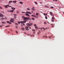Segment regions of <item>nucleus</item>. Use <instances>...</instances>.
<instances>
[{
	"instance_id": "34",
	"label": "nucleus",
	"mask_w": 64,
	"mask_h": 64,
	"mask_svg": "<svg viewBox=\"0 0 64 64\" xmlns=\"http://www.w3.org/2000/svg\"><path fill=\"white\" fill-rule=\"evenodd\" d=\"M32 31H34L35 32V30H34V29H33L32 30Z\"/></svg>"
},
{
	"instance_id": "9",
	"label": "nucleus",
	"mask_w": 64,
	"mask_h": 64,
	"mask_svg": "<svg viewBox=\"0 0 64 64\" xmlns=\"http://www.w3.org/2000/svg\"><path fill=\"white\" fill-rule=\"evenodd\" d=\"M12 2L13 3H16L17 2V1H13Z\"/></svg>"
},
{
	"instance_id": "1",
	"label": "nucleus",
	"mask_w": 64,
	"mask_h": 64,
	"mask_svg": "<svg viewBox=\"0 0 64 64\" xmlns=\"http://www.w3.org/2000/svg\"><path fill=\"white\" fill-rule=\"evenodd\" d=\"M30 19V18L29 17H25V18H24V20H29Z\"/></svg>"
},
{
	"instance_id": "45",
	"label": "nucleus",
	"mask_w": 64,
	"mask_h": 64,
	"mask_svg": "<svg viewBox=\"0 0 64 64\" xmlns=\"http://www.w3.org/2000/svg\"><path fill=\"white\" fill-rule=\"evenodd\" d=\"M27 10H30V9L29 8H27Z\"/></svg>"
},
{
	"instance_id": "50",
	"label": "nucleus",
	"mask_w": 64,
	"mask_h": 64,
	"mask_svg": "<svg viewBox=\"0 0 64 64\" xmlns=\"http://www.w3.org/2000/svg\"><path fill=\"white\" fill-rule=\"evenodd\" d=\"M43 30H45V28H43Z\"/></svg>"
},
{
	"instance_id": "26",
	"label": "nucleus",
	"mask_w": 64,
	"mask_h": 64,
	"mask_svg": "<svg viewBox=\"0 0 64 64\" xmlns=\"http://www.w3.org/2000/svg\"><path fill=\"white\" fill-rule=\"evenodd\" d=\"M15 24L16 25H17V26H18V24H17V23H15Z\"/></svg>"
},
{
	"instance_id": "25",
	"label": "nucleus",
	"mask_w": 64,
	"mask_h": 64,
	"mask_svg": "<svg viewBox=\"0 0 64 64\" xmlns=\"http://www.w3.org/2000/svg\"><path fill=\"white\" fill-rule=\"evenodd\" d=\"M22 13H25L26 14V12H22Z\"/></svg>"
},
{
	"instance_id": "44",
	"label": "nucleus",
	"mask_w": 64,
	"mask_h": 64,
	"mask_svg": "<svg viewBox=\"0 0 64 64\" xmlns=\"http://www.w3.org/2000/svg\"><path fill=\"white\" fill-rule=\"evenodd\" d=\"M25 22H26V21L24 20V23H25Z\"/></svg>"
},
{
	"instance_id": "32",
	"label": "nucleus",
	"mask_w": 64,
	"mask_h": 64,
	"mask_svg": "<svg viewBox=\"0 0 64 64\" xmlns=\"http://www.w3.org/2000/svg\"><path fill=\"white\" fill-rule=\"evenodd\" d=\"M45 18L46 19H47V18H47V17L46 16H45Z\"/></svg>"
},
{
	"instance_id": "15",
	"label": "nucleus",
	"mask_w": 64,
	"mask_h": 64,
	"mask_svg": "<svg viewBox=\"0 0 64 64\" xmlns=\"http://www.w3.org/2000/svg\"><path fill=\"white\" fill-rule=\"evenodd\" d=\"M6 6H8V7H12V6H9L8 5H6Z\"/></svg>"
},
{
	"instance_id": "43",
	"label": "nucleus",
	"mask_w": 64,
	"mask_h": 64,
	"mask_svg": "<svg viewBox=\"0 0 64 64\" xmlns=\"http://www.w3.org/2000/svg\"><path fill=\"white\" fill-rule=\"evenodd\" d=\"M34 26H37V25H36V24H34Z\"/></svg>"
},
{
	"instance_id": "20",
	"label": "nucleus",
	"mask_w": 64,
	"mask_h": 64,
	"mask_svg": "<svg viewBox=\"0 0 64 64\" xmlns=\"http://www.w3.org/2000/svg\"><path fill=\"white\" fill-rule=\"evenodd\" d=\"M20 23H22V24H24V22L22 21H21L20 22Z\"/></svg>"
},
{
	"instance_id": "10",
	"label": "nucleus",
	"mask_w": 64,
	"mask_h": 64,
	"mask_svg": "<svg viewBox=\"0 0 64 64\" xmlns=\"http://www.w3.org/2000/svg\"><path fill=\"white\" fill-rule=\"evenodd\" d=\"M21 29L22 30H24L25 29L24 28L22 27L21 28Z\"/></svg>"
},
{
	"instance_id": "16",
	"label": "nucleus",
	"mask_w": 64,
	"mask_h": 64,
	"mask_svg": "<svg viewBox=\"0 0 64 64\" xmlns=\"http://www.w3.org/2000/svg\"><path fill=\"white\" fill-rule=\"evenodd\" d=\"M35 28H36V29H37L38 28V26H35Z\"/></svg>"
},
{
	"instance_id": "61",
	"label": "nucleus",
	"mask_w": 64,
	"mask_h": 64,
	"mask_svg": "<svg viewBox=\"0 0 64 64\" xmlns=\"http://www.w3.org/2000/svg\"><path fill=\"white\" fill-rule=\"evenodd\" d=\"M46 38H48V37H47V36H46Z\"/></svg>"
},
{
	"instance_id": "31",
	"label": "nucleus",
	"mask_w": 64,
	"mask_h": 64,
	"mask_svg": "<svg viewBox=\"0 0 64 64\" xmlns=\"http://www.w3.org/2000/svg\"><path fill=\"white\" fill-rule=\"evenodd\" d=\"M52 19H53V20H54V17H52Z\"/></svg>"
},
{
	"instance_id": "59",
	"label": "nucleus",
	"mask_w": 64,
	"mask_h": 64,
	"mask_svg": "<svg viewBox=\"0 0 64 64\" xmlns=\"http://www.w3.org/2000/svg\"><path fill=\"white\" fill-rule=\"evenodd\" d=\"M0 9H2V8H1V6H0Z\"/></svg>"
},
{
	"instance_id": "58",
	"label": "nucleus",
	"mask_w": 64,
	"mask_h": 64,
	"mask_svg": "<svg viewBox=\"0 0 64 64\" xmlns=\"http://www.w3.org/2000/svg\"><path fill=\"white\" fill-rule=\"evenodd\" d=\"M40 29H41V30H42V28H40Z\"/></svg>"
},
{
	"instance_id": "47",
	"label": "nucleus",
	"mask_w": 64,
	"mask_h": 64,
	"mask_svg": "<svg viewBox=\"0 0 64 64\" xmlns=\"http://www.w3.org/2000/svg\"><path fill=\"white\" fill-rule=\"evenodd\" d=\"M44 37H45V36H42V38H44Z\"/></svg>"
},
{
	"instance_id": "2",
	"label": "nucleus",
	"mask_w": 64,
	"mask_h": 64,
	"mask_svg": "<svg viewBox=\"0 0 64 64\" xmlns=\"http://www.w3.org/2000/svg\"><path fill=\"white\" fill-rule=\"evenodd\" d=\"M26 25L28 26H32V25H33V24L32 23H31L30 24L29 23H27L26 24Z\"/></svg>"
},
{
	"instance_id": "38",
	"label": "nucleus",
	"mask_w": 64,
	"mask_h": 64,
	"mask_svg": "<svg viewBox=\"0 0 64 64\" xmlns=\"http://www.w3.org/2000/svg\"><path fill=\"white\" fill-rule=\"evenodd\" d=\"M50 8H54V7H53V6H51L50 7Z\"/></svg>"
},
{
	"instance_id": "40",
	"label": "nucleus",
	"mask_w": 64,
	"mask_h": 64,
	"mask_svg": "<svg viewBox=\"0 0 64 64\" xmlns=\"http://www.w3.org/2000/svg\"><path fill=\"white\" fill-rule=\"evenodd\" d=\"M7 12H10V10H7Z\"/></svg>"
},
{
	"instance_id": "64",
	"label": "nucleus",
	"mask_w": 64,
	"mask_h": 64,
	"mask_svg": "<svg viewBox=\"0 0 64 64\" xmlns=\"http://www.w3.org/2000/svg\"><path fill=\"white\" fill-rule=\"evenodd\" d=\"M24 34H26V32H24Z\"/></svg>"
},
{
	"instance_id": "42",
	"label": "nucleus",
	"mask_w": 64,
	"mask_h": 64,
	"mask_svg": "<svg viewBox=\"0 0 64 64\" xmlns=\"http://www.w3.org/2000/svg\"><path fill=\"white\" fill-rule=\"evenodd\" d=\"M16 33H17V34H18V32H17V31H16Z\"/></svg>"
},
{
	"instance_id": "55",
	"label": "nucleus",
	"mask_w": 64,
	"mask_h": 64,
	"mask_svg": "<svg viewBox=\"0 0 64 64\" xmlns=\"http://www.w3.org/2000/svg\"><path fill=\"white\" fill-rule=\"evenodd\" d=\"M38 32L39 33H40L41 32V31H40V30Z\"/></svg>"
},
{
	"instance_id": "8",
	"label": "nucleus",
	"mask_w": 64,
	"mask_h": 64,
	"mask_svg": "<svg viewBox=\"0 0 64 64\" xmlns=\"http://www.w3.org/2000/svg\"><path fill=\"white\" fill-rule=\"evenodd\" d=\"M6 22L8 23H9L10 24H11V22H10L9 21H7Z\"/></svg>"
},
{
	"instance_id": "63",
	"label": "nucleus",
	"mask_w": 64,
	"mask_h": 64,
	"mask_svg": "<svg viewBox=\"0 0 64 64\" xmlns=\"http://www.w3.org/2000/svg\"><path fill=\"white\" fill-rule=\"evenodd\" d=\"M23 25H24V26L25 25V24H23Z\"/></svg>"
},
{
	"instance_id": "60",
	"label": "nucleus",
	"mask_w": 64,
	"mask_h": 64,
	"mask_svg": "<svg viewBox=\"0 0 64 64\" xmlns=\"http://www.w3.org/2000/svg\"><path fill=\"white\" fill-rule=\"evenodd\" d=\"M2 26H0V27H2Z\"/></svg>"
},
{
	"instance_id": "7",
	"label": "nucleus",
	"mask_w": 64,
	"mask_h": 64,
	"mask_svg": "<svg viewBox=\"0 0 64 64\" xmlns=\"http://www.w3.org/2000/svg\"><path fill=\"white\" fill-rule=\"evenodd\" d=\"M26 12L27 13H28V14H30V15H31V13L30 12L26 11Z\"/></svg>"
},
{
	"instance_id": "11",
	"label": "nucleus",
	"mask_w": 64,
	"mask_h": 64,
	"mask_svg": "<svg viewBox=\"0 0 64 64\" xmlns=\"http://www.w3.org/2000/svg\"><path fill=\"white\" fill-rule=\"evenodd\" d=\"M11 8H12V9L13 10H15V8L12 7Z\"/></svg>"
},
{
	"instance_id": "12",
	"label": "nucleus",
	"mask_w": 64,
	"mask_h": 64,
	"mask_svg": "<svg viewBox=\"0 0 64 64\" xmlns=\"http://www.w3.org/2000/svg\"><path fill=\"white\" fill-rule=\"evenodd\" d=\"M50 25L52 27H54V25H53V24H51Z\"/></svg>"
},
{
	"instance_id": "30",
	"label": "nucleus",
	"mask_w": 64,
	"mask_h": 64,
	"mask_svg": "<svg viewBox=\"0 0 64 64\" xmlns=\"http://www.w3.org/2000/svg\"><path fill=\"white\" fill-rule=\"evenodd\" d=\"M34 3L36 4H38L37 2H34Z\"/></svg>"
},
{
	"instance_id": "49",
	"label": "nucleus",
	"mask_w": 64,
	"mask_h": 64,
	"mask_svg": "<svg viewBox=\"0 0 64 64\" xmlns=\"http://www.w3.org/2000/svg\"><path fill=\"white\" fill-rule=\"evenodd\" d=\"M16 28H18V27L17 26H16Z\"/></svg>"
},
{
	"instance_id": "27",
	"label": "nucleus",
	"mask_w": 64,
	"mask_h": 64,
	"mask_svg": "<svg viewBox=\"0 0 64 64\" xmlns=\"http://www.w3.org/2000/svg\"><path fill=\"white\" fill-rule=\"evenodd\" d=\"M36 15H39V14L38 13H36Z\"/></svg>"
},
{
	"instance_id": "54",
	"label": "nucleus",
	"mask_w": 64,
	"mask_h": 64,
	"mask_svg": "<svg viewBox=\"0 0 64 64\" xmlns=\"http://www.w3.org/2000/svg\"><path fill=\"white\" fill-rule=\"evenodd\" d=\"M29 28H30V29H31V27H28Z\"/></svg>"
},
{
	"instance_id": "46",
	"label": "nucleus",
	"mask_w": 64,
	"mask_h": 64,
	"mask_svg": "<svg viewBox=\"0 0 64 64\" xmlns=\"http://www.w3.org/2000/svg\"><path fill=\"white\" fill-rule=\"evenodd\" d=\"M1 12H2V13H4V12L1 11Z\"/></svg>"
},
{
	"instance_id": "62",
	"label": "nucleus",
	"mask_w": 64,
	"mask_h": 64,
	"mask_svg": "<svg viewBox=\"0 0 64 64\" xmlns=\"http://www.w3.org/2000/svg\"><path fill=\"white\" fill-rule=\"evenodd\" d=\"M36 16H34V17H35L36 18Z\"/></svg>"
},
{
	"instance_id": "13",
	"label": "nucleus",
	"mask_w": 64,
	"mask_h": 64,
	"mask_svg": "<svg viewBox=\"0 0 64 64\" xmlns=\"http://www.w3.org/2000/svg\"><path fill=\"white\" fill-rule=\"evenodd\" d=\"M2 24H6V22H2Z\"/></svg>"
},
{
	"instance_id": "3",
	"label": "nucleus",
	"mask_w": 64,
	"mask_h": 64,
	"mask_svg": "<svg viewBox=\"0 0 64 64\" xmlns=\"http://www.w3.org/2000/svg\"><path fill=\"white\" fill-rule=\"evenodd\" d=\"M14 20L13 19H11L10 20V22H14Z\"/></svg>"
},
{
	"instance_id": "19",
	"label": "nucleus",
	"mask_w": 64,
	"mask_h": 64,
	"mask_svg": "<svg viewBox=\"0 0 64 64\" xmlns=\"http://www.w3.org/2000/svg\"><path fill=\"white\" fill-rule=\"evenodd\" d=\"M32 10H33V11H35V9L34 8H32Z\"/></svg>"
},
{
	"instance_id": "41",
	"label": "nucleus",
	"mask_w": 64,
	"mask_h": 64,
	"mask_svg": "<svg viewBox=\"0 0 64 64\" xmlns=\"http://www.w3.org/2000/svg\"><path fill=\"white\" fill-rule=\"evenodd\" d=\"M32 20H35V19L34 18H32Z\"/></svg>"
},
{
	"instance_id": "29",
	"label": "nucleus",
	"mask_w": 64,
	"mask_h": 64,
	"mask_svg": "<svg viewBox=\"0 0 64 64\" xmlns=\"http://www.w3.org/2000/svg\"><path fill=\"white\" fill-rule=\"evenodd\" d=\"M35 16L34 15H32V16H33V17H34Z\"/></svg>"
},
{
	"instance_id": "37",
	"label": "nucleus",
	"mask_w": 64,
	"mask_h": 64,
	"mask_svg": "<svg viewBox=\"0 0 64 64\" xmlns=\"http://www.w3.org/2000/svg\"><path fill=\"white\" fill-rule=\"evenodd\" d=\"M44 24H47V23L46 22H44Z\"/></svg>"
},
{
	"instance_id": "39",
	"label": "nucleus",
	"mask_w": 64,
	"mask_h": 64,
	"mask_svg": "<svg viewBox=\"0 0 64 64\" xmlns=\"http://www.w3.org/2000/svg\"><path fill=\"white\" fill-rule=\"evenodd\" d=\"M7 18L5 17L4 19H5V20H6V19H7Z\"/></svg>"
},
{
	"instance_id": "36",
	"label": "nucleus",
	"mask_w": 64,
	"mask_h": 64,
	"mask_svg": "<svg viewBox=\"0 0 64 64\" xmlns=\"http://www.w3.org/2000/svg\"><path fill=\"white\" fill-rule=\"evenodd\" d=\"M51 16H53V17H54V15L52 14H51Z\"/></svg>"
},
{
	"instance_id": "18",
	"label": "nucleus",
	"mask_w": 64,
	"mask_h": 64,
	"mask_svg": "<svg viewBox=\"0 0 64 64\" xmlns=\"http://www.w3.org/2000/svg\"><path fill=\"white\" fill-rule=\"evenodd\" d=\"M14 10H10V12H13V11H14Z\"/></svg>"
},
{
	"instance_id": "48",
	"label": "nucleus",
	"mask_w": 64,
	"mask_h": 64,
	"mask_svg": "<svg viewBox=\"0 0 64 64\" xmlns=\"http://www.w3.org/2000/svg\"><path fill=\"white\" fill-rule=\"evenodd\" d=\"M31 12H32V13H33L34 12L33 11H32Z\"/></svg>"
},
{
	"instance_id": "53",
	"label": "nucleus",
	"mask_w": 64,
	"mask_h": 64,
	"mask_svg": "<svg viewBox=\"0 0 64 64\" xmlns=\"http://www.w3.org/2000/svg\"><path fill=\"white\" fill-rule=\"evenodd\" d=\"M32 36H33V37H34L35 36H34V35L32 34Z\"/></svg>"
},
{
	"instance_id": "5",
	"label": "nucleus",
	"mask_w": 64,
	"mask_h": 64,
	"mask_svg": "<svg viewBox=\"0 0 64 64\" xmlns=\"http://www.w3.org/2000/svg\"><path fill=\"white\" fill-rule=\"evenodd\" d=\"M25 29L26 30H29V29H28V26H26Z\"/></svg>"
},
{
	"instance_id": "4",
	"label": "nucleus",
	"mask_w": 64,
	"mask_h": 64,
	"mask_svg": "<svg viewBox=\"0 0 64 64\" xmlns=\"http://www.w3.org/2000/svg\"><path fill=\"white\" fill-rule=\"evenodd\" d=\"M0 17H4V15L0 13Z\"/></svg>"
},
{
	"instance_id": "57",
	"label": "nucleus",
	"mask_w": 64,
	"mask_h": 64,
	"mask_svg": "<svg viewBox=\"0 0 64 64\" xmlns=\"http://www.w3.org/2000/svg\"><path fill=\"white\" fill-rule=\"evenodd\" d=\"M30 36L31 37H32V36H32V35H30Z\"/></svg>"
},
{
	"instance_id": "56",
	"label": "nucleus",
	"mask_w": 64,
	"mask_h": 64,
	"mask_svg": "<svg viewBox=\"0 0 64 64\" xmlns=\"http://www.w3.org/2000/svg\"><path fill=\"white\" fill-rule=\"evenodd\" d=\"M16 12L17 13H19V12Z\"/></svg>"
},
{
	"instance_id": "22",
	"label": "nucleus",
	"mask_w": 64,
	"mask_h": 64,
	"mask_svg": "<svg viewBox=\"0 0 64 64\" xmlns=\"http://www.w3.org/2000/svg\"><path fill=\"white\" fill-rule=\"evenodd\" d=\"M25 17L24 16H22V18H23V19H24V18H25Z\"/></svg>"
},
{
	"instance_id": "24",
	"label": "nucleus",
	"mask_w": 64,
	"mask_h": 64,
	"mask_svg": "<svg viewBox=\"0 0 64 64\" xmlns=\"http://www.w3.org/2000/svg\"><path fill=\"white\" fill-rule=\"evenodd\" d=\"M14 17H15L17 16V14H14Z\"/></svg>"
},
{
	"instance_id": "52",
	"label": "nucleus",
	"mask_w": 64,
	"mask_h": 64,
	"mask_svg": "<svg viewBox=\"0 0 64 64\" xmlns=\"http://www.w3.org/2000/svg\"><path fill=\"white\" fill-rule=\"evenodd\" d=\"M52 22H53L54 21V20H52Z\"/></svg>"
},
{
	"instance_id": "23",
	"label": "nucleus",
	"mask_w": 64,
	"mask_h": 64,
	"mask_svg": "<svg viewBox=\"0 0 64 64\" xmlns=\"http://www.w3.org/2000/svg\"><path fill=\"white\" fill-rule=\"evenodd\" d=\"M10 26H6V27H10Z\"/></svg>"
},
{
	"instance_id": "51",
	"label": "nucleus",
	"mask_w": 64,
	"mask_h": 64,
	"mask_svg": "<svg viewBox=\"0 0 64 64\" xmlns=\"http://www.w3.org/2000/svg\"><path fill=\"white\" fill-rule=\"evenodd\" d=\"M50 14H52V12H50Z\"/></svg>"
},
{
	"instance_id": "21",
	"label": "nucleus",
	"mask_w": 64,
	"mask_h": 64,
	"mask_svg": "<svg viewBox=\"0 0 64 64\" xmlns=\"http://www.w3.org/2000/svg\"><path fill=\"white\" fill-rule=\"evenodd\" d=\"M44 14V15H45V16H47V14Z\"/></svg>"
},
{
	"instance_id": "28",
	"label": "nucleus",
	"mask_w": 64,
	"mask_h": 64,
	"mask_svg": "<svg viewBox=\"0 0 64 64\" xmlns=\"http://www.w3.org/2000/svg\"><path fill=\"white\" fill-rule=\"evenodd\" d=\"M4 19L3 18H2L1 19V20H4Z\"/></svg>"
},
{
	"instance_id": "14",
	"label": "nucleus",
	"mask_w": 64,
	"mask_h": 64,
	"mask_svg": "<svg viewBox=\"0 0 64 64\" xmlns=\"http://www.w3.org/2000/svg\"><path fill=\"white\" fill-rule=\"evenodd\" d=\"M20 4H23V2H20Z\"/></svg>"
},
{
	"instance_id": "6",
	"label": "nucleus",
	"mask_w": 64,
	"mask_h": 64,
	"mask_svg": "<svg viewBox=\"0 0 64 64\" xmlns=\"http://www.w3.org/2000/svg\"><path fill=\"white\" fill-rule=\"evenodd\" d=\"M26 16H28V17H30V16L29 15V14H27V13L25 14Z\"/></svg>"
},
{
	"instance_id": "17",
	"label": "nucleus",
	"mask_w": 64,
	"mask_h": 64,
	"mask_svg": "<svg viewBox=\"0 0 64 64\" xmlns=\"http://www.w3.org/2000/svg\"><path fill=\"white\" fill-rule=\"evenodd\" d=\"M12 2V1H10L9 2V3H11Z\"/></svg>"
},
{
	"instance_id": "35",
	"label": "nucleus",
	"mask_w": 64,
	"mask_h": 64,
	"mask_svg": "<svg viewBox=\"0 0 64 64\" xmlns=\"http://www.w3.org/2000/svg\"><path fill=\"white\" fill-rule=\"evenodd\" d=\"M18 24H20L21 23V22H18Z\"/></svg>"
},
{
	"instance_id": "33",
	"label": "nucleus",
	"mask_w": 64,
	"mask_h": 64,
	"mask_svg": "<svg viewBox=\"0 0 64 64\" xmlns=\"http://www.w3.org/2000/svg\"><path fill=\"white\" fill-rule=\"evenodd\" d=\"M5 8H8V7L6 6H5Z\"/></svg>"
}]
</instances>
